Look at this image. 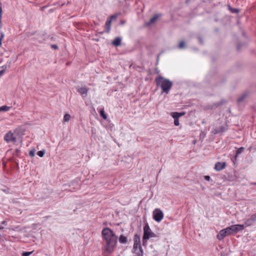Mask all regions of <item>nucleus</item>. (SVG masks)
Returning a JSON list of instances; mask_svg holds the SVG:
<instances>
[{
    "mask_svg": "<svg viewBox=\"0 0 256 256\" xmlns=\"http://www.w3.org/2000/svg\"><path fill=\"white\" fill-rule=\"evenodd\" d=\"M119 242L121 244H126L128 242V238L126 236L121 235L119 238Z\"/></svg>",
    "mask_w": 256,
    "mask_h": 256,
    "instance_id": "16",
    "label": "nucleus"
},
{
    "mask_svg": "<svg viewBox=\"0 0 256 256\" xmlns=\"http://www.w3.org/2000/svg\"><path fill=\"white\" fill-rule=\"evenodd\" d=\"M185 112H172L171 115L172 116V118H174V124L175 126H178L179 125V120L178 118L184 115Z\"/></svg>",
    "mask_w": 256,
    "mask_h": 256,
    "instance_id": "6",
    "label": "nucleus"
},
{
    "mask_svg": "<svg viewBox=\"0 0 256 256\" xmlns=\"http://www.w3.org/2000/svg\"><path fill=\"white\" fill-rule=\"evenodd\" d=\"M254 222H252L250 218L247 219L244 222V226H248L252 224Z\"/></svg>",
    "mask_w": 256,
    "mask_h": 256,
    "instance_id": "17",
    "label": "nucleus"
},
{
    "mask_svg": "<svg viewBox=\"0 0 256 256\" xmlns=\"http://www.w3.org/2000/svg\"><path fill=\"white\" fill-rule=\"evenodd\" d=\"M244 229V225L234 224L226 228L228 235L242 231Z\"/></svg>",
    "mask_w": 256,
    "mask_h": 256,
    "instance_id": "4",
    "label": "nucleus"
},
{
    "mask_svg": "<svg viewBox=\"0 0 256 256\" xmlns=\"http://www.w3.org/2000/svg\"><path fill=\"white\" fill-rule=\"evenodd\" d=\"M102 239L105 241L104 250L108 254L112 253L116 246L118 236L114 232L108 228H104L102 232Z\"/></svg>",
    "mask_w": 256,
    "mask_h": 256,
    "instance_id": "1",
    "label": "nucleus"
},
{
    "mask_svg": "<svg viewBox=\"0 0 256 256\" xmlns=\"http://www.w3.org/2000/svg\"><path fill=\"white\" fill-rule=\"evenodd\" d=\"M140 247H142V246L140 245V244H138L136 242V244H134L133 250H136V249H138V248H140Z\"/></svg>",
    "mask_w": 256,
    "mask_h": 256,
    "instance_id": "26",
    "label": "nucleus"
},
{
    "mask_svg": "<svg viewBox=\"0 0 256 256\" xmlns=\"http://www.w3.org/2000/svg\"><path fill=\"white\" fill-rule=\"evenodd\" d=\"M155 82L158 86H160L163 92L168 94L170 90L172 82L168 79L162 76H158L155 79Z\"/></svg>",
    "mask_w": 256,
    "mask_h": 256,
    "instance_id": "2",
    "label": "nucleus"
},
{
    "mask_svg": "<svg viewBox=\"0 0 256 256\" xmlns=\"http://www.w3.org/2000/svg\"><path fill=\"white\" fill-rule=\"evenodd\" d=\"M133 252L136 254L135 256H142L143 250L142 247L138 248V249L133 250Z\"/></svg>",
    "mask_w": 256,
    "mask_h": 256,
    "instance_id": "11",
    "label": "nucleus"
},
{
    "mask_svg": "<svg viewBox=\"0 0 256 256\" xmlns=\"http://www.w3.org/2000/svg\"><path fill=\"white\" fill-rule=\"evenodd\" d=\"M246 94H242V96L239 98L238 99V102H242L246 97Z\"/></svg>",
    "mask_w": 256,
    "mask_h": 256,
    "instance_id": "22",
    "label": "nucleus"
},
{
    "mask_svg": "<svg viewBox=\"0 0 256 256\" xmlns=\"http://www.w3.org/2000/svg\"><path fill=\"white\" fill-rule=\"evenodd\" d=\"M2 227H0V229H2Z\"/></svg>",
    "mask_w": 256,
    "mask_h": 256,
    "instance_id": "40",
    "label": "nucleus"
},
{
    "mask_svg": "<svg viewBox=\"0 0 256 256\" xmlns=\"http://www.w3.org/2000/svg\"><path fill=\"white\" fill-rule=\"evenodd\" d=\"M229 10L232 13H238L240 12L238 9L232 8L230 7H229Z\"/></svg>",
    "mask_w": 256,
    "mask_h": 256,
    "instance_id": "24",
    "label": "nucleus"
},
{
    "mask_svg": "<svg viewBox=\"0 0 256 256\" xmlns=\"http://www.w3.org/2000/svg\"><path fill=\"white\" fill-rule=\"evenodd\" d=\"M4 36V32H2L0 33V40H3Z\"/></svg>",
    "mask_w": 256,
    "mask_h": 256,
    "instance_id": "34",
    "label": "nucleus"
},
{
    "mask_svg": "<svg viewBox=\"0 0 256 256\" xmlns=\"http://www.w3.org/2000/svg\"><path fill=\"white\" fill-rule=\"evenodd\" d=\"M204 180H210V176H204Z\"/></svg>",
    "mask_w": 256,
    "mask_h": 256,
    "instance_id": "35",
    "label": "nucleus"
},
{
    "mask_svg": "<svg viewBox=\"0 0 256 256\" xmlns=\"http://www.w3.org/2000/svg\"><path fill=\"white\" fill-rule=\"evenodd\" d=\"M4 71H5L4 69H3V70H0V77L2 76V75H3V74H4Z\"/></svg>",
    "mask_w": 256,
    "mask_h": 256,
    "instance_id": "36",
    "label": "nucleus"
},
{
    "mask_svg": "<svg viewBox=\"0 0 256 256\" xmlns=\"http://www.w3.org/2000/svg\"><path fill=\"white\" fill-rule=\"evenodd\" d=\"M117 18V15L116 14H114V15H112L108 20H111V21L112 20H114V19H116V18Z\"/></svg>",
    "mask_w": 256,
    "mask_h": 256,
    "instance_id": "32",
    "label": "nucleus"
},
{
    "mask_svg": "<svg viewBox=\"0 0 256 256\" xmlns=\"http://www.w3.org/2000/svg\"><path fill=\"white\" fill-rule=\"evenodd\" d=\"M35 154V150H31L30 152H29V155L30 156H34Z\"/></svg>",
    "mask_w": 256,
    "mask_h": 256,
    "instance_id": "30",
    "label": "nucleus"
},
{
    "mask_svg": "<svg viewBox=\"0 0 256 256\" xmlns=\"http://www.w3.org/2000/svg\"><path fill=\"white\" fill-rule=\"evenodd\" d=\"M51 47L55 50H57L58 48V46L56 44H52Z\"/></svg>",
    "mask_w": 256,
    "mask_h": 256,
    "instance_id": "33",
    "label": "nucleus"
},
{
    "mask_svg": "<svg viewBox=\"0 0 256 256\" xmlns=\"http://www.w3.org/2000/svg\"><path fill=\"white\" fill-rule=\"evenodd\" d=\"M111 20L108 19L106 24H105V28L107 32H109L110 30V26H111Z\"/></svg>",
    "mask_w": 256,
    "mask_h": 256,
    "instance_id": "13",
    "label": "nucleus"
},
{
    "mask_svg": "<svg viewBox=\"0 0 256 256\" xmlns=\"http://www.w3.org/2000/svg\"><path fill=\"white\" fill-rule=\"evenodd\" d=\"M70 116L69 114H65L64 116V121L65 122H68L70 118Z\"/></svg>",
    "mask_w": 256,
    "mask_h": 256,
    "instance_id": "20",
    "label": "nucleus"
},
{
    "mask_svg": "<svg viewBox=\"0 0 256 256\" xmlns=\"http://www.w3.org/2000/svg\"><path fill=\"white\" fill-rule=\"evenodd\" d=\"M121 44V38H120L117 37L112 42V44L114 46H119Z\"/></svg>",
    "mask_w": 256,
    "mask_h": 256,
    "instance_id": "15",
    "label": "nucleus"
},
{
    "mask_svg": "<svg viewBox=\"0 0 256 256\" xmlns=\"http://www.w3.org/2000/svg\"><path fill=\"white\" fill-rule=\"evenodd\" d=\"M100 116L104 119L106 120L107 119V116L105 114L104 110L102 109L100 110Z\"/></svg>",
    "mask_w": 256,
    "mask_h": 256,
    "instance_id": "19",
    "label": "nucleus"
},
{
    "mask_svg": "<svg viewBox=\"0 0 256 256\" xmlns=\"http://www.w3.org/2000/svg\"><path fill=\"white\" fill-rule=\"evenodd\" d=\"M32 253V252H23L22 254V256H30Z\"/></svg>",
    "mask_w": 256,
    "mask_h": 256,
    "instance_id": "28",
    "label": "nucleus"
},
{
    "mask_svg": "<svg viewBox=\"0 0 256 256\" xmlns=\"http://www.w3.org/2000/svg\"><path fill=\"white\" fill-rule=\"evenodd\" d=\"M156 235L154 234L148 224H146L144 228V235L142 237L143 244L144 242H146L147 240L150 238H155Z\"/></svg>",
    "mask_w": 256,
    "mask_h": 256,
    "instance_id": "3",
    "label": "nucleus"
},
{
    "mask_svg": "<svg viewBox=\"0 0 256 256\" xmlns=\"http://www.w3.org/2000/svg\"><path fill=\"white\" fill-rule=\"evenodd\" d=\"M88 88L86 87H82L77 88V91L78 92L82 97L85 98L88 95Z\"/></svg>",
    "mask_w": 256,
    "mask_h": 256,
    "instance_id": "8",
    "label": "nucleus"
},
{
    "mask_svg": "<svg viewBox=\"0 0 256 256\" xmlns=\"http://www.w3.org/2000/svg\"><path fill=\"white\" fill-rule=\"evenodd\" d=\"M224 131V128L223 126H221L220 128H217L212 130L214 134H217L220 132H222Z\"/></svg>",
    "mask_w": 256,
    "mask_h": 256,
    "instance_id": "12",
    "label": "nucleus"
},
{
    "mask_svg": "<svg viewBox=\"0 0 256 256\" xmlns=\"http://www.w3.org/2000/svg\"><path fill=\"white\" fill-rule=\"evenodd\" d=\"M124 23H125V22H124V20H122V21H120V24H124Z\"/></svg>",
    "mask_w": 256,
    "mask_h": 256,
    "instance_id": "38",
    "label": "nucleus"
},
{
    "mask_svg": "<svg viewBox=\"0 0 256 256\" xmlns=\"http://www.w3.org/2000/svg\"><path fill=\"white\" fill-rule=\"evenodd\" d=\"M158 18L159 15L158 14H155L152 18L150 20V21L147 23V24L150 25V24L154 23Z\"/></svg>",
    "mask_w": 256,
    "mask_h": 256,
    "instance_id": "14",
    "label": "nucleus"
},
{
    "mask_svg": "<svg viewBox=\"0 0 256 256\" xmlns=\"http://www.w3.org/2000/svg\"><path fill=\"white\" fill-rule=\"evenodd\" d=\"M185 48V44L184 41H181L180 42L178 48L180 49H182Z\"/></svg>",
    "mask_w": 256,
    "mask_h": 256,
    "instance_id": "21",
    "label": "nucleus"
},
{
    "mask_svg": "<svg viewBox=\"0 0 256 256\" xmlns=\"http://www.w3.org/2000/svg\"><path fill=\"white\" fill-rule=\"evenodd\" d=\"M228 235L226 228L221 230L217 235V238L219 240H222L226 236Z\"/></svg>",
    "mask_w": 256,
    "mask_h": 256,
    "instance_id": "9",
    "label": "nucleus"
},
{
    "mask_svg": "<svg viewBox=\"0 0 256 256\" xmlns=\"http://www.w3.org/2000/svg\"><path fill=\"white\" fill-rule=\"evenodd\" d=\"M2 40H0V46H1V45H2Z\"/></svg>",
    "mask_w": 256,
    "mask_h": 256,
    "instance_id": "39",
    "label": "nucleus"
},
{
    "mask_svg": "<svg viewBox=\"0 0 256 256\" xmlns=\"http://www.w3.org/2000/svg\"><path fill=\"white\" fill-rule=\"evenodd\" d=\"M2 14V7L0 6V28H1V27L2 26V24L1 22Z\"/></svg>",
    "mask_w": 256,
    "mask_h": 256,
    "instance_id": "31",
    "label": "nucleus"
},
{
    "mask_svg": "<svg viewBox=\"0 0 256 256\" xmlns=\"http://www.w3.org/2000/svg\"><path fill=\"white\" fill-rule=\"evenodd\" d=\"M199 41L200 42V44H202V40L201 38H199Z\"/></svg>",
    "mask_w": 256,
    "mask_h": 256,
    "instance_id": "37",
    "label": "nucleus"
},
{
    "mask_svg": "<svg viewBox=\"0 0 256 256\" xmlns=\"http://www.w3.org/2000/svg\"><path fill=\"white\" fill-rule=\"evenodd\" d=\"M226 166V163L225 162H217L216 163L214 166V168L220 171L224 168Z\"/></svg>",
    "mask_w": 256,
    "mask_h": 256,
    "instance_id": "10",
    "label": "nucleus"
},
{
    "mask_svg": "<svg viewBox=\"0 0 256 256\" xmlns=\"http://www.w3.org/2000/svg\"><path fill=\"white\" fill-rule=\"evenodd\" d=\"M45 154L44 150H40L38 152V155L40 157H42Z\"/></svg>",
    "mask_w": 256,
    "mask_h": 256,
    "instance_id": "27",
    "label": "nucleus"
},
{
    "mask_svg": "<svg viewBox=\"0 0 256 256\" xmlns=\"http://www.w3.org/2000/svg\"><path fill=\"white\" fill-rule=\"evenodd\" d=\"M250 218L253 222H256V214H252Z\"/></svg>",
    "mask_w": 256,
    "mask_h": 256,
    "instance_id": "29",
    "label": "nucleus"
},
{
    "mask_svg": "<svg viewBox=\"0 0 256 256\" xmlns=\"http://www.w3.org/2000/svg\"><path fill=\"white\" fill-rule=\"evenodd\" d=\"M136 242L138 244H140V237L138 235H136L134 238V244H136Z\"/></svg>",
    "mask_w": 256,
    "mask_h": 256,
    "instance_id": "23",
    "label": "nucleus"
},
{
    "mask_svg": "<svg viewBox=\"0 0 256 256\" xmlns=\"http://www.w3.org/2000/svg\"><path fill=\"white\" fill-rule=\"evenodd\" d=\"M10 109V107L6 106H3L0 107V112H8Z\"/></svg>",
    "mask_w": 256,
    "mask_h": 256,
    "instance_id": "18",
    "label": "nucleus"
},
{
    "mask_svg": "<svg viewBox=\"0 0 256 256\" xmlns=\"http://www.w3.org/2000/svg\"><path fill=\"white\" fill-rule=\"evenodd\" d=\"M4 140L8 142H15L16 138L14 136L13 134L11 132H9L5 134Z\"/></svg>",
    "mask_w": 256,
    "mask_h": 256,
    "instance_id": "7",
    "label": "nucleus"
},
{
    "mask_svg": "<svg viewBox=\"0 0 256 256\" xmlns=\"http://www.w3.org/2000/svg\"><path fill=\"white\" fill-rule=\"evenodd\" d=\"M244 148L243 147H241V148H239L238 150H237L236 151V157L238 154H239L242 152L244 151Z\"/></svg>",
    "mask_w": 256,
    "mask_h": 256,
    "instance_id": "25",
    "label": "nucleus"
},
{
    "mask_svg": "<svg viewBox=\"0 0 256 256\" xmlns=\"http://www.w3.org/2000/svg\"><path fill=\"white\" fill-rule=\"evenodd\" d=\"M164 218V214L159 208H156L153 212V218L158 222H160Z\"/></svg>",
    "mask_w": 256,
    "mask_h": 256,
    "instance_id": "5",
    "label": "nucleus"
}]
</instances>
